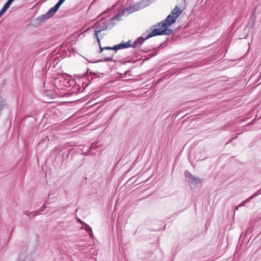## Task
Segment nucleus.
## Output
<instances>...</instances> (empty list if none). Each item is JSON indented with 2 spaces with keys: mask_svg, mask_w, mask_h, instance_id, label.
<instances>
[{
  "mask_svg": "<svg viewBox=\"0 0 261 261\" xmlns=\"http://www.w3.org/2000/svg\"><path fill=\"white\" fill-rule=\"evenodd\" d=\"M246 29H245L244 30L245 31V32L244 33V34L243 35L239 36L240 39L246 38L247 37L248 34V33L246 31Z\"/></svg>",
  "mask_w": 261,
  "mask_h": 261,
  "instance_id": "obj_16",
  "label": "nucleus"
},
{
  "mask_svg": "<svg viewBox=\"0 0 261 261\" xmlns=\"http://www.w3.org/2000/svg\"><path fill=\"white\" fill-rule=\"evenodd\" d=\"M149 30L151 32L146 36V39L163 35V20L154 25L151 26Z\"/></svg>",
  "mask_w": 261,
  "mask_h": 261,
  "instance_id": "obj_2",
  "label": "nucleus"
},
{
  "mask_svg": "<svg viewBox=\"0 0 261 261\" xmlns=\"http://www.w3.org/2000/svg\"><path fill=\"white\" fill-rule=\"evenodd\" d=\"M27 216L29 217V218H31V216H30V214H32V213H25Z\"/></svg>",
  "mask_w": 261,
  "mask_h": 261,
  "instance_id": "obj_23",
  "label": "nucleus"
},
{
  "mask_svg": "<svg viewBox=\"0 0 261 261\" xmlns=\"http://www.w3.org/2000/svg\"><path fill=\"white\" fill-rule=\"evenodd\" d=\"M182 12L183 10L180 9L178 6H176L171 10L169 15L164 19V35H170L175 32V30L170 29L168 28L176 22V19Z\"/></svg>",
  "mask_w": 261,
  "mask_h": 261,
  "instance_id": "obj_1",
  "label": "nucleus"
},
{
  "mask_svg": "<svg viewBox=\"0 0 261 261\" xmlns=\"http://www.w3.org/2000/svg\"><path fill=\"white\" fill-rule=\"evenodd\" d=\"M99 46V53H101L105 50H113L112 47L106 46V47H102L101 45H100Z\"/></svg>",
  "mask_w": 261,
  "mask_h": 261,
  "instance_id": "obj_15",
  "label": "nucleus"
},
{
  "mask_svg": "<svg viewBox=\"0 0 261 261\" xmlns=\"http://www.w3.org/2000/svg\"><path fill=\"white\" fill-rule=\"evenodd\" d=\"M97 39V41L98 42V44L99 46L101 45V44H100V41L99 38H98V39Z\"/></svg>",
  "mask_w": 261,
  "mask_h": 261,
  "instance_id": "obj_20",
  "label": "nucleus"
},
{
  "mask_svg": "<svg viewBox=\"0 0 261 261\" xmlns=\"http://www.w3.org/2000/svg\"><path fill=\"white\" fill-rule=\"evenodd\" d=\"M77 220H78V221H79L80 223H81V224H83V225H84V224H85L84 222H83V221H82L80 219H77Z\"/></svg>",
  "mask_w": 261,
  "mask_h": 261,
  "instance_id": "obj_21",
  "label": "nucleus"
},
{
  "mask_svg": "<svg viewBox=\"0 0 261 261\" xmlns=\"http://www.w3.org/2000/svg\"><path fill=\"white\" fill-rule=\"evenodd\" d=\"M84 225L85 226V230L87 231V232L89 233V235L90 236H93L91 227L89 225H88V224H87L86 223L84 224Z\"/></svg>",
  "mask_w": 261,
  "mask_h": 261,
  "instance_id": "obj_13",
  "label": "nucleus"
},
{
  "mask_svg": "<svg viewBox=\"0 0 261 261\" xmlns=\"http://www.w3.org/2000/svg\"><path fill=\"white\" fill-rule=\"evenodd\" d=\"M147 39H146V37H140L135 40L134 42L132 45V47L133 48H138Z\"/></svg>",
  "mask_w": 261,
  "mask_h": 261,
  "instance_id": "obj_9",
  "label": "nucleus"
},
{
  "mask_svg": "<svg viewBox=\"0 0 261 261\" xmlns=\"http://www.w3.org/2000/svg\"><path fill=\"white\" fill-rule=\"evenodd\" d=\"M237 138V137H235V138ZM234 139V138H232L231 139H230V140H229V141L227 143V144H228V143H230V142H231L233 139Z\"/></svg>",
  "mask_w": 261,
  "mask_h": 261,
  "instance_id": "obj_22",
  "label": "nucleus"
},
{
  "mask_svg": "<svg viewBox=\"0 0 261 261\" xmlns=\"http://www.w3.org/2000/svg\"><path fill=\"white\" fill-rule=\"evenodd\" d=\"M14 0H8V1L6 3V5L8 6L9 7L11 4L14 2Z\"/></svg>",
  "mask_w": 261,
  "mask_h": 261,
  "instance_id": "obj_18",
  "label": "nucleus"
},
{
  "mask_svg": "<svg viewBox=\"0 0 261 261\" xmlns=\"http://www.w3.org/2000/svg\"><path fill=\"white\" fill-rule=\"evenodd\" d=\"M127 72H128V71H126L125 74L126 75Z\"/></svg>",
  "mask_w": 261,
  "mask_h": 261,
  "instance_id": "obj_24",
  "label": "nucleus"
},
{
  "mask_svg": "<svg viewBox=\"0 0 261 261\" xmlns=\"http://www.w3.org/2000/svg\"><path fill=\"white\" fill-rule=\"evenodd\" d=\"M185 176L191 184L196 185L202 181V179L193 176L189 171L186 170L184 172Z\"/></svg>",
  "mask_w": 261,
  "mask_h": 261,
  "instance_id": "obj_5",
  "label": "nucleus"
},
{
  "mask_svg": "<svg viewBox=\"0 0 261 261\" xmlns=\"http://www.w3.org/2000/svg\"><path fill=\"white\" fill-rule=\"evenodd\" d=\"M130 42V40H129L128 41H127L125 43H121L119 44L115 45V46L112 47V49L113 50H115V51H116L118 49L132 47Z\"/></svg>",
  "mask_w": 261,
  "mask_h": 261,
  "instance_id": "obj_7",
  "label": "nucleus"
},
{
  "mask_svg": "<svg viewBox=\"0 0 261 261\" xmlns=\"http://www.w3.org/2000/svg\"><path fill=\"white\" fill-rule=\"evenodd\" d=\"M65 1V0H59L54 7L51 8L45 14L42 15L40 17L38 18V19H40L41 21H44L52 17Z\"/></svg>",
  "mask_w": 261,
  "mask_h": 261,
  "instance_id": "obj_3",
  "label": "nucleus"
},
{
  "mask_svg": "<svg viewBox=\"0 0 261 261\" xmlns=\"http://www.w3.org/2000/svg\"><path fill=\"white\" fill-rule=\"evenodd\" d=\"M6 107V100L5 99H3L0 97V115L2 113V110Z\"/></svg>",
  "mask_w": 261,
  "mask_h": 261,
  "instance_id": "obj_12",
  "label": "nucleus"
},
{
  "mask_svg": "<svg viewBox=\"0 0 261 261\" xmlns=\"http://www.w3.org/2000/svg\"><path fill=\"white\" fill-rule=\"evenodd\" d=\"M99 33L100 32H99V31L95 30V32H94V37L95 38L98 39L99 38L98 33Z\"/></svg>",
  "mask_w": 261,
  "mask_h": 261,
  "instance_id": "obj_17",
  "label": "nucleus"
},
{
  "mask_svg": "<svg viewBox=\"0 0 261 261\" xmlns=\"http://www.w3.org/2000/svg\"><path fill=\"white\" fill-rule=\"evenodd\" d=\"M114 53H104L103 54V56H106L103 58V59L99 60L98 62H110V61H114L113 59V57L114 56Z\"/></svg>",
  "mask_w": 261,
  "mask_h": 261,
  "instance_id": "obj_10",
  "label": "nucleus"
},
{
  "mask_svg": "<svg viewBox=\"0 0 261 261\" xmlns=\"http://www.w3.org/2000/svg\"><path fill=\"white\" fill-rule=\"evenodd\" d=\"M17 261H32L31 256L26 251L21 252L18 256Z\"/></svg>",
  "mask_w": 261,
  "mask_h": 261,
  "instance_id": "obj_8",
  "label": "nucleus"
},
{
  "mask_svg": "<svg viewBox=\"0 0 261 261\" xmlns=\"http://www.w3.org/2000/svg\"><path fill=\"white\" fill-rule=\"evenodd\" d=\"M119 17V15L117 14L114 17L110 20V23L108 24L102 20H100L95 23L94 27H95L96 30H98L99 32H101L102 31L107 30L108 26L110 25H111V28L113 27L115 23L113 22V20L115 19H118Z\"/></svg>",
  "mask_w": 261,
  "mask_h": 261,
  "instance_id": "obj_4",
  "label": "nucleus"
},
{
  "mask_svg": "<svg viewBox=\"0 0 261 261\" xmlns=\"http://www.w3.org/2000/svg\"><path fill=\"white\" fill-rule=\"evenodd\" d=\"M28 248V246L26 247V249H27Z\"/></svg>",
  "mask_w": 261,
  "mask_h": 261,
  "instance_id": "obj_25",
  "label": "nucleus"
},
{
  "mask_svg": "<svg viewBox=\"0 0 261 261\" xmlns=\"http://www.w3.org/2000/svg\"><path fill=\"white\" fill-rule=\"evenodd\" d=\"M260 194H261V190H259L258 191L256 192L255 193H254L252 195H251L249 198L246 199L245 200L243 201L241 204H240L239 205H238L237 206H236L233 210V212H235L236 211H238L239 207L244 206L246 202L250 201V200L253 199L254 198H255L256 196H258V195H259Z\"/></svg>",
  "mask_w": 261,
  "mask_h": 261,
  "instance_id": "obj_6",
  "label": "nucleus"
},
{
  "mask_svg": "<svg viewBox=\"0 0 261 261\" xmlns=\"http://www.w3.org/2000/svg\"><path fill=\"white\" fill-rule=\"evenodd\" d=\"M256 7H255L254 9V10H253L252 11L251 17H255V11H256Z\"/></svg>",
  "mask_w": 261,
  "mask_h": 261,
  "instance_id": "obj_19",
  "label": "nucleus"
},
{
  "mask_svg": "<svg viewBox=\"0 0 261 261\" xmlns=\"http://www.w3.org/2000/svg\"><path fill=\"white\" fill-rule=\"evenodd\" d=\"M256 17H251L249 18V22L248 23L247 26L249 27V28H253L255 25Z\"/></svg>",
  "mask_w": 261,
  "mask_h": 261,
  "instance_id": "obj_11",
  "label": "nucleus"
},
{
  "mask_svg": "<svg viewBox=\"0 0 261 261\" xmlns=\"http://www.w3.org/2000/svg\"><path fill=\"white\" fill-rule=\"evenodd\" d=\"M9 7L6 4L4 5L2 9L0 10V17L5 13Z\"/></svg>",
  "mask_w": 261,
  "mask_h": 261,
  "instance_id": "obj_14",
  "label": "nucleus"
}]
</instances>
